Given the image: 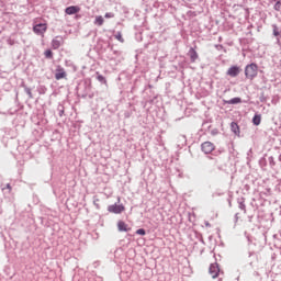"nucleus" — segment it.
<instances>
[{
  "label": "nucleus",
  "instance_id": "nucleus-1",
  "mask_svg": "<svg viewBox=\"0 0 281 281\" xmlns=\"http://www.w3.org/2000/svg\"><path fill=\"white\" fill-rule=\"evenodd\" d=\"M33 32L37 36H42V38H45V32H47V23L41 22V18H36L33 20Z\"/></svg>",
  "mask_w": 281,
  "mask_h": 281
},
{
  "label": "nucleus",
  "instance_id": "nucleus-2",
  "mask_svg": "<svg viewBox=\"0 0 281 281\" xmlns=\"http://www.w3.org/2000/svg\"><path fill=\"white\" fill-rule=\"evenodd\" d=\"M245 77L248 80H254L258 77V64L251 63L245 67Z\"/></svg>",
  "mask_w": 281,
  "mask_h": 281
},
{
  "label": "nucleus",
  "instance_id": "nucleus-3",
  "mask_svg": "<svg viewBox=\"0 0 281 281\" xmlns=\"http://www.w3.org/2000/svg\"><path fill=\"white\" fill-rule=\"evenodd\" d=\"M126 207L124 204H112L108 206V212L111 214H122V212H125Z\"/></svg>",
  "mask_w": 281,
  "mask_h": 281
},
{
  "label": "nucleus",
  "instance_id": "nucleus-4",
  "mask_svg": "<svg viewBox=\"0 0 281 281\" xmlns=\"http://www.w3.org/2000/svg\"><path fill=\"white\" fill-rule=\"evenodd\" d=\"M202 151L205 153V155H210V153H213L214 150V144L212 142H204L201 145Z\"/></svg>",
  "mask_w": 281,
  "mask_h": 281
},
{
  "label": "nucleus",
  "instance_id": "nucleus-5",
  "mask_svg": "<svg viewBox=\"0 0 281 281\" xmlns=\"http://www.w3.org/2000/svg\"><path fill=\"white\" fill-rule=\"evenodd\" d=\"M209 273H210V276H212V278H218V273H221L218 263H212L209 268Z\"/></svg>",
  "mask_w": 281,
  "mask_h": 281
},
{
  "label": "nucleus",
  "instance_id": "nucleus-6",
  "mask_svg": "<svg viewBox=\"0 0 281 281\" xmlns=\"http://www.w3.org/2000/svg\"><path fill=\"white\" fill-rule=\"evenodd\" d=\"M64 78H67V71H65V68L58 67L56 69L55 79L63 80Z\"/></svg>",
  "mask_w": 281,
  "mask_h": 281
},
{
  "label": "nucleus",
  "instance_id": "nucleus-7",
  "mask_svg": "<svg viewBox=\"0 0 281 281\" xmlns=\"http://www.w3.org/2000/svg\"><path fill=\"white\" fill-rule=\"evenodd\" d=\"M238 74H240V67H238V66H232L227 70V76H231V78H236V76H238Z\"/></svg>",
  "mask_w": 281,
  "mask_h": 281
},
{
  "label": "nucleus",
  "instance_id": "nucleus-8",
  "mask_svg": "<svg viewBox=\"0 0 281 281\" xmlns=\"http://www.w3.org/2000/svg\"><path fill=\"white\" fill-rule=\"evenodd\" d=\"M65 12H66V14H69V15L78 14V12H80V7H78V5L68 7V8H66Z\"/></svg>",
  "mask_w": 281,
  "mask_h": 281
},
{
  "label": "nucleus",
  "instance_id": "nucleus-9",
  "mask_svg": "<svg viewBox=\"0 0 281 281\" xmlns=\"http://www.w3.org/2000/svg\"><path fill=\"white\" fill-rule=\"evenodd\" d=\"M117 229L119 232H128V225L126 223H124V221H119L117 222Z\"/></svg>",
  "mask_w": 281,
  "mask_h": 281
},
{
  "label": "nucleus",
  "instance_id": "nucleus-10",
  "mask_svg": "<svg viewBox=\"0 0 281 281\" xmlns=\"http://www.w3.org/2000/svg\"><path fill=\"white\" fill-rule=\"evenodd\" d=\"M231 130L235 135H240V127L238 126V123L236 122L231 123Z\"/></svg>",
  "mask_w": 281,
  "mask_h": 281
},
{
  "label": "nucleus",
  "instance_id": "nucleus-11",
  "mask_svg": "<svg viewBox=\"0 0 281 281\" xmlns=\"http://www.w3.org/2000/svg\"><path fill=\"white\" fill-rule=\"evenodd\" d=\"M260 122H262V116L260 114H257L252 117V124L255 126H260Z\"/></svg>",
  "mask_w": 281,
  "mask_h": 281
},
{
  "label": "nucleus",
  "instance_id": "nucleus-12",
  "mask_svg": "<svg viewBox=\"0 0 281 281\" xmlns=\"http://www.w3.org/2000/svg\"><path fill=\"white\" fill-rule=\"evenodd\" d=\"M94 25H98L99 27L104 25V18H102V15H98L94 20Z\"/></svg>",
  "mask_w": 281,
  "mask_h": 281
},
{
  "label": "nucleus",
  "instance_id": "nucleus-13",
  "mask_svg": "<svg viewBox=\"0 0 281 281\" xmlns=\"http://www.w3.org/2000/svg\"><path fill=\"white\" fill-rule=\"evenodd\" d=\"M190 58L192 63H194L196 58H199V54L196 53V50H194V48L190 49Z\"/></svg>",
  "mask_w": 281,
  "mask_h": 281
},
{
  "label": "nucleus",
  "instance_id": "nucleus-14",
  "mask_svg": "<svg viewBox=\"0 0 281 281\" xmlns=\"http://www.w3.org/2000/svg\"><path fill=\"white\" fill-rule=\"evenodd\" d=\"M60 45H63V43L59 40L55 38L52 41L53 49H58V47H60Z\"/></svg>",
  "mask_w": 281,
  "mask_h": 281
},
{
  "label": "nucleus",
  "instance_id": "nucleus-15",
  "mask_svg": "<svg viewBox=\"0 0 281 281\" xmlns=\"http://www.w3.org/2000/svg\"><path fill=\"white\" fill-rule=\"evenodd\" d=\"M240 98H233L229 101H227L226 104H240Z\"/></svg>",
  "mask_w": 281,
  "mask_h": 281
},
{
  "label": "nucleus",
  "instance_id": "nucleus-16",
  "mask_svg": "<svg viewBox=\"0 0 281 281\" xmlns=\"http://www.w3.org/2000/svg\"><path fill=\"white\" fill-rule=\"evenodd\" d=\"M44 56L45 58L52 59L54 58V53L52 52V49H47L44 52Z\"/></svg>",
  "mask_w": 281,
  "mask_h": 281
},
{
  "label": "nucleus",
  "instance_id": "nucleus-17",
  "mask_svg": "<svg viewBox=\"0 0 281 281\" xmlns=\"http://www.w3.org/2000/svg\"><path fill=\"white\" fill-rule=\"evenodd\" d=\"M114 38H116V41H119L120 43H124V37L122 36V32H117L114 35Z\"/></svg>",
  "mask_w": 281,
  "mask_h": 281
},
{
  "label": "nucleus",
  "instance_id": "nucleus-18",
  "mask_svg": "<svg viewBox=\"0 0 281 281\" xmlns=\"http://www.w3.org/2000/svg\"><path fill=\"white\" fill-rule=\"evenodd\" d=\"M136 234H138V236H146V231L144 228H139L136 231Z\"/></svg>",
  "mask_w": 281,
  "mask_h": 281
},
{
  "label": "nucleus",
  "instance_id": "nucleus-19",
  "mask_svg": "<svg viewBox=\"0 0 281 281\" xmlns=\"http://www.w3.org/2000/svg\"><path fill=\"white\" fill-rule=\"evenodd\" d=\"M273 36H280V31H278V26H273Z\"/></svg>",
  "mask_w": 281,
  "mask_h": 281
},
{
  "label": "nucleus",
  "instance_id": "nucleus-20",
  "mask_svg": "<svg viewBox=\"0 0 281 281\" xmlns=\"http://www.w3.org/2000/svg\"><path fill=\"white\" fill-rule=\"evenodd\" d=\"M98 80H99L100 82H106V79H104V76H102V75H99V76H98Z\"/></svg>",
  "mask_w": 281,
  "mask_h": 281
},
{
  "label": "nucleus",
  "instance_id": "nucleus-21",
  "mask_svg": "<svg viewBox=\"0 0 281 281\" xmlns=\"http://www.w3.org/2000/svg\"><path fill=\"white\" fill-rule=\"evenodd\" d=\"M105 19H113L115 16L113 13H105Z\"/></svg>",
  "mask_w": 281,
  "mask_h": 281
},
{
  "label": "nucleus",
  "instance_id": "nucleus-22",
  "mask_svg": "<svg viewBox=\"0 0 281 281\" xmlns=\"http://www.w3.org/2000/svg\"><path fill=\"white\" fill-rule=\"evenodd\" d=\"M8 190H12V187L10 184H7Z\"/></svg>",
  "mask_w": 281,
  "mask_h": 281
}]
</instances>
